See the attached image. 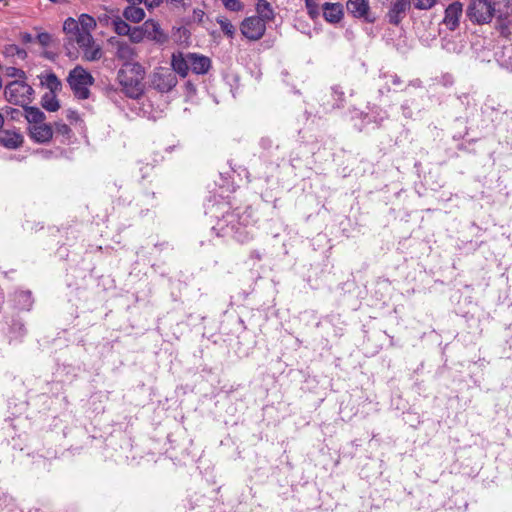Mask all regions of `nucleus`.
Masks as SVG:
<instances>
[{
  "label": "nucleus",
  "instance_id": "nucleus-1",
  "mask_svg": "<svg viewBox=\"0 0 512 512\" xmlns=\"http://www.w3.org/2000/svg\"><path fill=\"white\" fill-rule=\"evenodd\" d=\"M206 214L217 220L212 230L217 236H233L237 241L244 242L252 239L253 235L246 229L253 226L252 209H247L242 214L231 211V205L227 201L209 200Z\"/></svg>",
  "mask_w": 512,
  "mask_h": 512
},
{
  "label": "nucleus",
  "instance_id": "nucleus-2",
  "mask_svg": "<svg viewBox=\"0 0 512 512\" xmlns=\"http://www.w3.org/2000/svg\"><path fill=\"white\" fill-rule=\"evenodd\" d=\"M144 77L145 70L139 63H128L118 72V79L125 94L133 99H137L143 94Z\"/></svg>",
  "mask_w": 512,
  "mask_h": 512
},
{
  "label": "nucleus",
  "instance_id": "nucleus-3",
  "mask_svg": "<svg viewBox=\"0 0 512 512\" xmlns=\"http://www.w3.org/2000/svg\"><path fill=\"white\" fill-rule=\"evenodd\" d=\"M496 5L491 0H472L467 9V17L477 24L488 23L493 17L502 20L504 15Z\"/></svg>",
  "mask_w": 512,
  "mask_h": 512
},
{
  "label": "nucleus",
  "instance_id": "nucleus-4",
  "mask_svg": "<svg viewBox=\"0 0 512 512\" xmlns=\"http://www.w3.org/2000/svg\"><path fill=\"white\" fill-rule=\"evenodd\" d=\"M67 82L75 97L84 100L90 96L89 87L94 84V78L90 72L77 65L69 72Z\"/></svg>",
  "mask_w": 512,
  "mask_h": 512
},
{
  "label": "nucleus",
  "instance_id": "nucleus-5",
  "mask_svg": "<svg viewBox=\"0 0 512 512\" xmlns=\"http://www.w3.org/2000/svg\"><path fill=\"white\" fill-rule=\"evenodd\" d=\"M34 90L25 80H14L9 82L4 89L6 100L14 105L25 107L33 100Z\"/></svg>",
  "mask_w": 512,
  "mask_h": 512
},
{
  "label": "nucleus",
  "instance_id": "nucleus-6",
  "mask_svg": "<svg viewBox=\"0 0 512 512\" xmlns=\"http://www.w3.org/2000/svg\"><path fill=\"white\" fill-rule=\"evenodd\" d=\"M63 31L66 35L64 45L69 56L73 55L69 46H73L74 43H76L78 46H86L91 40V33L83 31L79 26V22L72 17H69L64 21Z\"/></svg>",
  "mask_w": 512,
  "mask_h": 512
},
{
  "label": "nucleus",
  "instance_id": "nucleus-7",
  "mask_svg": "<svg viewBox=\"0 0 512 512\" xmlns=\"http://www.w3.org/2000/svg\"><path fill=\"white\" fill-rule=\"evenodd\" d=\"M150 87L160 93H168L178 83L177 76L170 67H157L149 76Z\"/></svg>",
  "mask_w": 512,
  "mask_h": 512
},
{
  "label": "nucleus",
  "instance_id": "nucleus-8",
  "mask_svg": "<svg viewBox=\"0 0 512 512\" xmlns=\"http://www.w3.org/2000/svg\"><path fill=\"white\" fill-rule=\"evenodd\" d=\"M410 7L411 0H394L387 14L389 23L398 25L404 19Z\"/></svg>",
  "mask_w": 512,
  "mask_h": 512
},
{
  "label": "nucleus",
  "instance_id": "nucleus-9",
  "mask_svg": "<svg viewBox=\"0 0 512 512\" xmlns=\"http://www.w3.org/2000/svg\"><path fill=\"white\" fill-rule=\"evenodd\" d=\"M462 12L463 5L459 1H454L447 6L443 23L449 30L454 31L459 26Z\"/></svg>",
  "mask_w": 512,
  "mask_h": 512
},
{
  "label": "nucleus",
  "instance_id": "nucleus-10",
  "mask_svg": "<svg viewBox=\"0 0 512 512\" xmlns=\"http://www.w3.org/2000/svg\"><path fill=\"white\" fill-rule=\"evenodd\" d=\"M188 63L192 72L198 75H204L208 73L211 68L210 58L198 53L189 52Z\"/></svg>",
  "mask_w": 512,
  "mask_h": 512
},
{
  "label": "nucleus",
  "instance_id": "nucleus-11",
  "mask_svg": "<svg viewBox=\"0 0 512 512\" xmlns=\"http://www.w3.org/2000/svg\"><path fill=\"white\" fill-rule=\"evenodd\" d=\"M143 30L147 39L157 43L163 44L168 39L167 35L161 29L160 24L152 19L146 20L143 23Z\"/></svg>",
  "mask_w": 512,
  "mask_h": 512
},
{
  "label": "nucleus",
  "instance_id": "nucleus-12",
  "mask_svg": "<svg viewBox=\"0 0 512 512\" xmlns=\"http://www.w3.org/2000/svg\"><path fill=\"white\" fill-rule=\"evenodd\" d=\"M29 135L37 143H46L51 140L53 129L49 124L38 123L29 127Z\"/></svg>",
  "mask_w": 512,
  "mask_h": 512
},
{
  "label": "nucleus",
  "instance_id": "nucleus-13",
  "mask_svg": "<svg viewBox=\"0 0 512 512\" xmlns=\"http://www.w3.org/2000/svg\"><path fill=\"white\" fill-rule=\"evenodd\" d=\"M346 8L356 18H364L369 22L373 21L369 18V0H348Z\"/></svg>",
  "mask_w": 512,
  "mask_h": 512
},
{
  "label": "nucleus",
  "instance_id": "nucleus-14",
  "mask_svg": "<svg viewBox=\"0 0 512 512\" xmlns=\"http://www.w3.org/2000/svg\"><path fill=\"white\" fill-rule=\"evenodd\" d=\"M494 59L500 67L512 71V44L496 46Z\"/></svg>",
  "mask_w": 512,
  "mask_h": 512
},
{
  "label": "nucleus",
  "instance_id": "nucleus-15",
  "mask_svg": "<svg viewBox=\"0 0 512 512\" xmlns=\"http://www.w3.org/2000/svg\"><path fill=\"white\" fill-rule=\"evenodd\" d=\"M116 58L123 62V67L128 65V63H136L135 57L136 52L135 49L125 41H116Z\"/></svg>",
  "mask_w": 512,
  "mask_h": 512
},
{
  "label": "nucleus",
  "instance_id": "nucleus-16",
  "mask_svg": "<svg viewBox=\"0 0 512 512\" xmlns=\"http://www.w3.org/2000/svg\"><path fill=\"white\" fill-rule=\"evenodd\" d=\"M23 136L15 130H3L0 132V145L7 149H17L23 144Z\"/></svg>",
  "mask_w": 512,
  "mask_h": 512
},
{
  "label": "nucleus",
  "instance_id": "nucleus-17",
  "mask_svg": "<svg viewBox=\"0 0 512 512\" xmlns=\"http://www.w3.org/2000/svg\"><path fill=\"white\" fill-rule=\"evenodd\" d=\"M171 69H173L175 75L179 74L181 77H186L190 70L188 63V53L183 54L181 52L172 54L171 57Z\"/></svg>",
  "mask_w": 512,
  "mask_h": 512
},
{
  "label": "nucleus",
  "instance_id": "nucleus-18",
  "mask_svg": "<svg viewBox=\"0 0 512 512\" xmlns=\"http://www.w3.org/2000/svg\"><path fill=\"white\" fill-rule=\"evenodd\" d=\"M274 17V11L266 0H258V40L265 32V26L260 21H270Z\"/></svg>",
  "mask_w": 512,
  "mask_h": 512
},
{
  "label": "nucleus",
  "instance_id": "nucleus-19",
  "mask_svg": "<svg viewBox=\"0 0 512 512\" xmlns=\"http://www.w3.org/2000/svg\"><path fill=\"white\" fill-rule=\"evenodd\" d=\"M323 17L330 23H338L343 17V6L340 3L326 2L322 6Z\"/></svg>",
  "mask_w": 512,
  "mask_h": 512
},
{
  "label": "nucleus",
  "instance_id": "nucleus-20",
  "mask_svg": "<svg viewBox=\"0 0 512 512\" xmlns=\"http://www.w3.org/2000/svg\"><path fill=\"white\" fill-rule=\"evenodd\" d=\"M83 52V58L87 61H97L102 57L101 47L95 43L93 37L86 46H78Z\"/></svg>",
  "mask_w": 512,
  "mask_h": 512
},
{
  "label": "nucleus",
  "instance_id": "nucleus-21",
  "mask_svg": "<svg viewBox=\"0 0 512 512\" xmlns=\"http://www.w3.org/2000/svg\"><path fill=\"white\" fill-rule=\"evenodd\" d=\"M24 116L26 120L31 125H38V123H43L45 120V114L37 107L25 105Z\"/></svg>",
  "mask_w": 512,
  "mask_h": 512
},
{
  "label": "nucleus",
  "instance_id": "nucleus-22",
  "mask_svg": "<svg viewBox=\"0 0 512 512\" xmlns=\"http://www.w3.org/2000/svg\"><path fill=\"white\" fill-rule=\"evenodd\" d=\"M123 16L127 21L139 23L145 18V11L136 5H130L124 9Z\"/></svg>",
  "mask_w": 512,
  "mask_h": 512
},
{
  "label": "nucleus",
  "instance_id": "nucleus-23",
  "mask_svg": "<svg viewBox=\"0 0 512 512\" xmlns=\"http://www.w3.org/2000/svg\"><path fill=\"white\" fill-rule=\"evenodd\" d=\"M241 33L248 40H256V18L248 17L241 23Z\"/></svg>",
  "mask_w": 512,
  "mask_h": 512
},
{
  "label": "nucleus",
  "instance_id": "nucleus-24",
  "mask_svg": "<svg viewBox=\"0 0 512 512\" xmlns=\"http://www.w3.org/2000/svg\"><path fill=\"white\" fill-rule=\"evenodd\" d=\"M41 84L45 86L47 89H49V92L56 93L61 90L62 84L56 74L54 73H47L45 75H42L40 77Z\"/></svg>",
  "mask_w": 512,
  "mask_h": 512
},
{
  "label": "nucleus",
  "instance_id": "nucleus-25",
  "mask_svg": "<svg viewBox=\"0 0 512 512\" xmlns=\"http://www.w3.org/2000/svg\"><path fill=\"white\" fill-rule=\"evenodd\" d=\"M42 107L50 112H55L60 108L56 93L47 92L41 98Z\"/></svg>",
  "mask_w": 512,
  "mask_h": 512
},
{
  "label": "nucleus",
  "instance_id": "nucleus-26",
  "mask_svg": "<svg viewBox=\"0 0 512 512\" xmlns=\"http://www.w3.org/2000/svg\"><path fill=\"white\" fill-rule=\"evenodd\" d=\"M79 22V26L83 31L91 33V31L96 27L95 19L88 14H81L77 20Z\"/></svg>",
  "mask_w": 512,
  "mask_h": 512
},
{
  "label": "nucleus",
  "instance_id": "nucleus-27",
  "mask_svg": "<svg viewBox=\"0 0 512 512\" xmlns=\"http://www.w3.org/2000/svg\"><path fill=\"white\" fill-rule=\"evenodd\" d=\"M3 53L5 56H8V57L17 56L18 58H20L22 60L27 57V52L15 44H10V45L5 46Z\"/></svg>",
  "mask_w": 512,
  "mask_h": 512
},
{
  "label": "nucleus",
  "instance_id": "nucleus-28",
  "mask_svg": "<svg viewBox=\"0 0 512 512\" xmlns=\"http://www.w3.org/2000/svg\"><path fill=\"white\" fill-rule=\"evenodd\" d=\"M114 30L118 35L126 36L131 31V26L121 18L113 20Z\"/></svg>",
  "mask_w": 512,
  "mask_h": 512
},
{
  "label": "nucleus",
  "instance_id": "nucleus-29",
  "mask_svg": "<svg viewBox=\"0 0 512 512\" xmlns=\"http://www.w3.org/2000/svg\"><path fill=\"white\" fill-rule=\"evenodd\" d=\"M130 40L134 43H140L146 38L143 30V24L138 27H131V31L128 33Z\"/></svg>",
  "mask_w": 512,
  "mask_h": 512
},
{
  "label": "nucleus",
  "instance_id": "nucleus-30",
  "mask_svg": "<svg viewBox=\"0 0 512 512\" xmlns=\"http://www.w3.org/2000/svg\"><path fill=\"white\" fill-rule=\"evenodd\" d=\"M332 96L335 100V103L333 104L334 108H340L343 106L344 103V91L339 85H335L332 88Z\"/></svg>",
  "mask_w": 512,
  "mask_h": 512
},
{
  "label": "nucleus",
  "instance_id": "nucleus-31",
  "mask_svg": "<svg viewBox=\"0 0 512 512\" xmlns=\"http://www.w3.org/2000/svg\"><path fill=\"white\" fill-rule=\"evenodd\" d=\"M5 74L11 78H17L16 80L24 81L26 79V73L22 69L12 66L6 67Z\"/></svg>",
  "mask_w": 512,
  "mask_h": 512
},
{
  "label": "nucleus",
  "instance_id": "nucleus-32",
  "mask_svg": "<svg viewBox=\"0 0 512 512\" xmlns=\"http://www.w3.org/2000/svg\"><path fill=\"white\" fill-rule=\"evenodd\" d=\"M165 3L173 10H185L187 7L190 6L191 0H165Z\"/></svg>",
  "mask_w": 512,
  "mask_h": 512
},
{
  "label": "nucleus",
  "instance_id": "nucleus-33",
  "mask_svg": "<svg viewBox=\"0 0 512 512\" xmlns=\"http://www.w3.org/2000/svg\"><path fill=\"white\" fill-rule=\"evenodd\" d=\"M218 23L220 25L222 32L225 35H227L229 37H232L234 35L235 27L232 25V23L229 20L221 19V20H218Z\"/></svg>",
  "mask_w": 512,
  "mask_h": 512
},
{
  "label": "nucleus",
  "instance_id": "nucleus-34",
  "mask_svg": "<svg viewBox=\"0 0 512 512\" xmlns=\"http://www.w3.org/2000/svg\"><path fill=\"white\" fill-rule=\"evenodd\" d=\"M305 5L307 12L311 18L315 19L319 16L320 11L318 4L315 2V0H305Z\"/></svg>",
  "mask_w": 512,
  "mask_h": 512
},
{
  "label": "nucleus",
  "instance_id": "nucleus-35",
  "mask_svg": "<svg viewBox=\"0 0 512 512\" xmlns=\"http://www.w3.org/2000/svg\"><path fill=\"white\" fill-rule=\"evenodd\" d=\"M55 132L58 135L69 138L72 133V130L70 129V127L67 124H65L63 122H56L55 123Z\"/></svg>",
  "mask_w": 512,
  "mask_h": 512
},
{
  "label": "nucleus",
  "instance_id": "nucleus-36",
  "mask_svg": "<svg viewBox=\"0 0 512 512\" xmlns=\"http://www.w3.org/2000/svg\"><path fill=\"white\" fill-rule=\"evenodd\" d=\"M436 2L437 0H414L413 4L418 10H429L436 4Z\"/></svg>",
  "mask_w": 512,
  "mask_h": 512
},
{
  "label": "nucleus",
  "instance_id": "nucleus-37",
  "mask_svg": "<svg viewBox=\"0 0 512 512\" xmlns=\"http://www.w3.org/2000/svg\"><path fill=\"white\" fill-rule=\"evenodd\" d=\"M224 7L230 11H239L242 9V4L239 0H221Z\"/></svg>",
  "mask_w": 512,
  "mask_h": 512
},
{
  "label": "nucleus",
  "instance_id": "nucleus-38",
  "mask_svg": "<svg viewBox=\"0 0 512 512\" xmlns=\"http://www.w3.org/2000/svg\"><path fill=\"white\" fill-rule=\"evenodd\" d=\"M37 40L43 47H48L51 42V35L47 32H42L37 35Z\"/></svg>",
  "mask_w": 512,
  "mask_h": 512
},
{
  "label": "nucleus",
  "instance_id": "nucleus-39",
  "mask_svg": "<svg viewBox=\"0 0 512 512\" xmlns=\"http://www.w3.org/2000/svg\"><path fill=\"white\" fill-rule=\"evenodd\" d=\"M165 0H143L142 3L147 7V9L152 10L159 7Z\"/></svg>",
  "mask_w": 512,
  "mask_h": 512
},
{
  "label": "nucleus",
  "instance_id": "nucleus-40",
  "mask_svg": "<svg viewBox=\"0 0 512 512\" xmlns=\"http://www.w3.org/2000/svg\"><path fill=\"white\" fill-rule=\"evenodd\" d=\"M204 15L205 13L202 9L196 8L193 10L191 21L200 23L202 22Z\"/></svg>",
  "mask_w": 512,
  "mask_h": 512
},
{
  "label": "nucleus",
  "instance_id": "nucleus-41",
  "mask_svg": "<svg viewBox=\"0 0 512 512\" xmlns=\"http://www.w3.org/2000/svg\"><path fill=\"white\" fill-rule=\"evenodd\" d=\"M12 328L14 330H18L19 333H21V334H25L26 333V329H25L24 325L21 322H14L13 325H12Z\"/></svg>",
  "mask_w": 512,
  "mask_h": 512
},
{
  "label": "nucleus",
  "instance_id": "nucleus-42",
  "mask_svg": "<svg viewBox=\"0 0 512 512\" xmlns=\"http://www.w3.org/2000/svg\"><path fill=\"white\" fill-rule=\"evenodd\" d=\"M67 118L70 120H78L79 115L76 111L68 110L67 111Z\"/></svg>",
  "mask_w": 512,
  "mask_h": 512
},
{
  "label": "nucleus",
  "instance_id": "nucleus-43",
  "mask_svg": "<svg viewBox=\"0 0 512 512\" xmlns=\"http://www.w3.org/2000/svg\"><path fill=\"white\" fill-rule=\"evenodd\" d=\"M22 40H23V42H25V43H30V42H32L33 37H32V35H31V34H29V33H25V34H23V36H22Z\"/></svg>",
  "mask_w": 512,
  "mask_h": 512
},
{
  "label": "nucleus",
  "instance_id": "nucleus-44",
  "mask_svg": "<svg viewBox=\"0 0 512 512\" xmlns=\"http://www.w3.org/2000/svg\"><path fill=\"white\" fill-rule=\"evenodd\" d=\"M21 114H22V112L19 109L11 108V116H12V118H16L17 116H19Z\"/></svg>",
  "mask_w": 512,
  "mask_h": 512
},
{
  "label": "nucleus",
  "instance_id": "nucleus-45",
  "mask_svg": "<svg viewBox=\"0 0 512 512\" xmlns=\"http://www.w3.org/2000/svg\"><path fill=\"white\" fill-rule=\"evenodd\" d=\"M391 78H392V83L394 85H399L401 83V80L397 75H393Z\"/></svg>",
  "mask_w": 512,
  "mask_h": 512
},
{
  "label": "nucleus",
  "instance_id": "nucleus-46",
  "mask_svg": "<svg viewBox=\"0 0 512 512\" xmlns=\"http://www.w3.org/2000/svg\"><path fill=\"white\" fill-rule=\"evenodd\" d=\"M50 2L54 4H66L69 3V0H49Z\"/></svg>",
  "mask_w": 512,
  "mask_h": 512
},
{
  "label": "nucleus",
  "instance_id": "nucleus-47",
  "mask_svg": "<svg viewBox=\"0 0 512 512\" xmlns=\"http://www.w3.org/2000/svg\"><path fill=\"white\" fill-rule=\"evenodd\" d=\"M126 1L131 3V5H138L143 2V0H126Z\"/></svg>",
  "mask_w": 512,
  "mask_h": 512
},
{
  "label": "nucleus",
  "instance_id": "nucleus-48",
  "mask_svg": "<svg viewBox=\"0 0 512 512\" xmlns=\"http://www.w3.org/2000/svg\"><path fill=\"white\" fill-rule=\"evenodd\" d=\"M4 125V117L3 115L0 113V128H2Z\"/></svg>",
  "mask_w": 512,
  "mask_h": 512
}]
</instances>
